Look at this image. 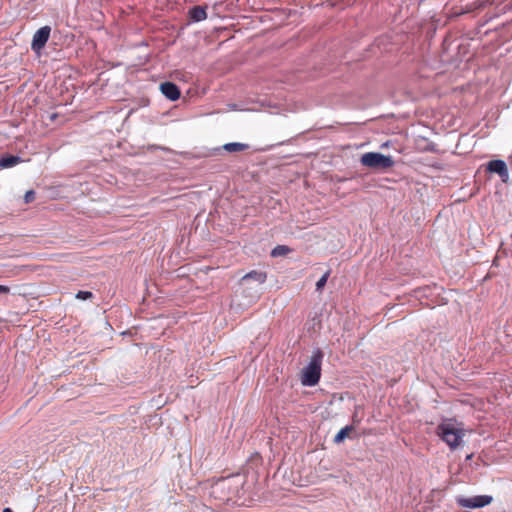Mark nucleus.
Segmentation results:
<instances>
[{
	"label": "nucleus",
	"instance_id": "nucleus-1",
	"mask_svg": "<svg viewBox=\"0 0 512 512\" xmlns=\"http://www.w3.org/2000/svg\"><path fill=\"white\" fill-rule=\"evenodd\" d=\"M436 434L452 450L457 449L461 445L465 436L464 430L457 427L451 420L441 422L436 428Z\"/></svg>",
	"mask_w": 512,
	"mask_h": 512
},
{
	"label": "nucleus",
	"instance_id": "nucleus-2",
	"mask_svg": "<svg viewBox=\"0 0 512 512\" xmlns=\"http://www.w3.org/2000/svg\"><path fill=\"white\" fill-rule=\"evenodd\" d=\"M322 359L323 353L321 350L317 349L313 352L308 366L302 372L301 383L303 385L314 386L319 382Z\"/></svg>",
	"mask_w": 512,
	"mask_h": 512
},
{
	"label": "nucleus",
	"instance_id": "nucleus-3",
	"mask_svg": "<svg viewBox=\"0 0 512 512\" xmlns=\"http://www.w3.org/2000/svg\"><path fill=\"white\" fill-rule=\"evenodd\" d=\"M360 162L363 166L376 170H387L394 165V161L390 156H385L377 152L363 154Z\"/></svg>",
	"mask_w": 512,
	"mask_h": 512
},
{
	"label": "nucleus",
	"instance_id": "nucleus-4",
	"mask_svg": "<svg viewBox=\"0 0 512 512\" xmlns=\"http://www.w3.org/2000/svg\"><path fill=\"white\" fill-rule=\"evenodd\" d=\"M492 501L493 498L489 495H478L470 498L460 496L456 498V502L459 506L471 509L487 506L491 504Z\"/></svg>",
	"mask_w": 512,
	"mask_h": 512
},
{
	"label": "nucleus",
	"instance_id": "nucleus-5",
	"mask_svg": "<svg viewBox=\"0 0 512 512\" xmlns=\"http://www.w3.org/2000/svg\"><path fill=\"white\" fill-rule=\"evenodd\" d=\"M50 32L51 28L49 26H43L35 32L31 43V48L34 52L39 53L44 48L49 39Z\"/></svg>",
	"mask_w": 512,
	"mask_h": 512
},
{
	"label": "nucleus",
	"instance_id": "nucleus-6",
	"mask_svg": "<svg viewBox=\"0 0 512 512\" xmlns=\"http://www.w3.org/2000/svg\"><path fill=\"white\" fill-rule=\"evenodd\" d=\"M487 171L498 174L503 182H507L509 178L508 168L503 160L489 161L487 164Z\"/></svg>",
	"mask_w": 512,
	"mask_h": 512
},
{
	"label": "nucleus",
	"instance_id": "nucleus-7",
	"mask_svg": "<svg viewBox=\"0 0 512 512\" xmlns=\"http://www.w3.org/2000/svg\"><path fill=\"white\" fill-rule=\"evenodd\" d=\"M162 94L169 100L175 101L180 97L178 86L172 82H164L160 85Z\"/></svg>",
	"mask_w": 512,
	"mask_h": 512
},
{
	"label": "nucleus",
	"instance_id": "nucleus-8",
	"mask_svg": "<svg viewBox=\"0 0 512 512\" xmlns=\"http://www.w3.org/2000/svg\"><path fill=\"white\" fill-rule=\"evenodd\" d=\"M22 162V159L19 156L7 155L0 158V167L1 168H10Z\"/></svg>",
	"mask_w": 512,
	"mask_h": 512
},
{
	"label": "nucleus",
	"instance_id": "nucleus-9",
	"mask_svg": "<svg viewBox=\"0 0 512 512\" xmlns=\"http://www.w3.org/2000/svg\"><path fill=\"white\" fill-rule=\"evenodd\" d=\"M266 273L264 272H261V271H251L247 274H245L241 281H247V280H254L260 284L264 283L266 281Z\"/></svg>",
	"mask_w": 512,
	"mask_h": 512
},
{
	"label": "nucleus",
	"instance_id": "nucleus-10",
	"mask_svg": "<svg viewBox=\"0 0 512 512\" xmlns=\"http://www.w3.org/2000/svg\"><path fill=\"white\" fill-rule=\"evenodd\" d=\"M191 19L194 21H202L207 18L206 10L201 6H195L189 11Z\"/></svg>",
	"mask_w": 512,
	"mask_h": 512
},
{
	"label": "nucleus",
	"instance_id": "nucleus-11",
	"mask_svg": "<svg viewBox=\"0 0 512 512\" xmlns=\"http://www.w3.org/2000/svg\"><path fill=\"white\" fill-rule=\"evenodd\" d=\"M249 146L244 143H227L224 145V149L228 152H239L248 149Z\"/></svg>",
	"mask_w": 512,
	"mask_h": 512
},
{
	"label": "nucleus",
	"instance_id": "nucleus-12",
	"mask_svg": "<svg viewBox=\"0 0 512 512\" xmlns=\"http://www.w3.org/2000/svg\"><path fill=\"white\" fill-rule=\"evenodd\" d=\"M354 430V427L353 426H345L344 428H342L334 437V442L335 443H340L342 442L346 437L349 436V433L352 432Z\"/></svg>",
	"mask_w": 512,
	"mask_h": 512
},
{
	"label": "nucleus",
	"instance_id": "nucleus-13",
	"mask_svg": "<svg viewBox=\"0 0 512 512\" xmlns=\"http://www.w3.org/2000/svg\"><path fill=\"white\" fill-rule=\"evenodd\" d=\"M290 252V249L284 245H278L272 250V256H284Z\"/></svg>",
	"mask_w": 512,
	"mask_h": 512
},
{
	"label": "nucleus",
	"instance_id": "nucleus-14",
	"mask_svg": "<svg viewBox=\"0 0 512 512\" xmlns=\"http://www.w3.org/2000/svg\"><path fill=\"white\" fill-rule=\"evenodd\" d=\"M330 271H327L316 283V289L320 291L327 283Z\"/></svg>",
	"mask_w": 512,
	"mask_h": 512
},
{
	"label": "nucleus",
	"instance_id": "nucleus-15",
	"mask_svg": "<svg viewBox=\"0 0 512 512\" xmlns=\"http://www.w3.org/2000/svg\"><path fill=\"white\" fill-rule=\"evenodd\" d=\"M93 294L90 291H79L76 294V298L80 300H87L92 298Z\"/></svg>",
	"mask_w": 512,
	"mask_h": 512
},
{
	"label": "nucleus",
	"instance_id": "nucleus-16",
	"mask_svg": "<svg viewBox=\"0 0 512 512\" xmlns=\"http://www.w3.org/2000/svg\"><path fill=\"white\" fill-rule=\"evenodd\" d=\"M35 200V192L33 190H29L24 195L25 203H31Z\"/></svg>",
	"mask_w": 512,
	"mask_h": 512
},
{
	"label": "nucleus",
	"instance_id": "nucleus-17",
	"mask_svg": "<svg viewBox=\"0 0 512 512\" xmlns=\"http://www.w3.org/2000/svg\"><path fill=\"white\" fill-rule=\"evenodd\" d=\"M10 292V288L5 285H0V294H8Z\"/></svg>",
	"mask_w": 512,
	"mask_h": 512
},
{
	"label": "nucleus",
	"instance_id": "nucleus-18",
	"mask_svg": "<svg viewBox=\"0 0 512 512\" xmlns=\"http://www.w3.org/2000/svg\"><path fill=\"white\" fill-rule=\"evenodd\" d=\"M3 512H12V510L10 508H5Z\"/></svg>",
	"mask_w": 512,
	"mask_h": 512
}]
</instances>
